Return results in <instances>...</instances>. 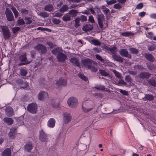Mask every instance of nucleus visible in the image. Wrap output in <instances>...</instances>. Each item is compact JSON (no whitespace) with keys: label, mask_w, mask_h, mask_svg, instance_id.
I'll return each instance as SVG.
<instances>
[{"label":"nucleus","mask_w":156,"mask_h":156,"mask_svg":"<svg viewBox=\"0 0 156 156\" xmlns=\"http://www.w3.org/2000/svg\"><path fill=\"white\" fill-rule=\"evenodd\" d=\"M11 9L13 12L15 18L18 17L19 15V13L16 8L13 7H12L11 8Z\"/></svg>","instance_id":"nucleus-37"},{"label":"nucleus","mask_w":156,"mask_h":156,"mask_svg":"<svg viewBox=\"0 0 156 156\" xmlns=\"http://www.w3.org/2000/svg\"><path fill=\"white\" fill-rule=\"evenodd\" d=\"M71 16L69 13L64 14L62 17V20L64 21H69L71 20Z\"/></svg>","instance_id":"nucleus-25"},{"label":"nucleus","mask_w":156,"mask_h":156,"mask_svg":"<svg viewBox=\"0 0 156 156\" xmlns=\"http://www.w3.org/2000/svg\"><path fill=\"white\" fill-rule=\"evenodd\" d=\"M91 43L93 44L95 46L100 45L101 44V43L100 41L96 39H94L91 40Z\"/></svg>","instance_id":"nucleus-38"},{"label":"nucleus","mask_w":156,"mask_h":156,"mask_svg":"<svg viewBox=\"0 0 156 156\" xmlns=\"http://www.w3.org/2000/svg\"><path fill=\"white\" fill-rule=\"evenodd\" d=\"M95 57L96 58L99 60L100 61L102 62L104 61V59L102 58L101 56L98 55H96Z\"/></svg>","instance_id":"nucleus-59"},{"label":"nucleus","mask_w":156,"mask_h":156,"mask_svg":"<svg viewBox=\"0 0 156 156\" xmlns=\"http://www.w3.org/2000/svg\"><path fill=\"white\" fill-rule=\"evenodd\" d=\"M97 18L98 20V25L100 28H102L103 27V21L105 20L104 16V15L101 12L98 13Z\"/></svg>","instance_id":"nucleus-7"},{"label":"nucleus","mask_w":156,"mask_h":156,"mask_svg":"<svg viewBox=\"0 0 156 156\" xmlns=\"http://www.w3.org/2000/svg\"><path fill=\"white\" fill-rule=\"evenodd\" d=\"M5 13L7 20L10 22H14V18L10 10L8 8H6Z\"/></svg>","instance_id":"nucleus-5"},{"label":"nucleus","mask_w":156,"mask_h":156,"mask_svg":"<svg viewBox=\"0 0 156 156\" xmlns=\"http://www.w3.org/2000/svg\"><path fill=\"white\" fill-rule=\"evenodd\" d=\"M37 105L34 103L29 104L27 107L28 111L33 114L36 113L37 112Z\"/></svg>","instance_id":"nucleus-6"},{"label":"nucleus","mask_w":156,"mask_h":156,"mask_svg":"<svg viewBox=\"0 0 156 156\" xmlns=\"http://www.w3.org/2000/svg\"><path fill=\"white\" fill-rule=\"evenodd\" d=\"M118 84L119 85H124L126 84V83L125 82L124 80L122 79H120L119 80V81L118 83Z\"/></svg>","instance_id":"nucleus-58"},{"label":"nucleus","mask_w":156,"mask_h":156,"mask_svg":"<svg viewBox=\"0 0 156 156\" xmlns=\"http://www.w3.org/2000/svg\"><path fill=\"white\" fill-rule=\"evenodd\" d=\"M68 7L67 5H64L59 9L60 12L63 13L66 11L68 9Z\"/></svg>","instance_id":"nucleus-34"},{"label":"nucleus","mask_w":156,"mask_h":156,"mask_svg":"<svg viewBox=\"0 0 156 156\" xmlns=\"http://www.w3.org/2000/svg\"><path fill=\"white\" fill-rule=\"evenodd\" d=\"M27 73V70L23 69H20V73L22 76H25L26 75Z\"/></svg>","instance_id":"nucleus-39"},{"label":"nucleus","mask_w":156,"mask_h":156,"mask_svg":"<svg viewBox=\"0 0 156 156\" xmlns=\"http://www.w3.org/2000/svg\"><path fill=\"white\" fill-rule=\"evenodd\" d=\"M144 98L146 100L151 101L154 99V97L151 94H145Z\"/></svg>","instance_id":"nucleus-29"},{"label":"nucleus","mask_w":156,"mask_h":156,"mask_svg":"<svg viewBox=\"0 0 156 156\" xmlns=\"http://www.w3.org/2000/svg\"><path fill=\"white\" fill-rule=\"evenodd\" d=\"M54 9V7L51 4L47 5L44 7V10L45 11L49 12H51Z\"/></svg>","instance_id":"nucleus-24"},{"label":"nucleus","mask_w":156,"mask_h":156,"mask_svg":"<svg viewBox=\"0 0 156 156\" xmlns=\"http://www.w3.org/2000/svg\"><path fill=\"white\" fill-rule=\"evenodd\" d=\"M101 8L102 10L103 11L106 16L110 11L109 9L106 8L105 6L104 5L102 6L101 7Z\"/></svg>","instance_id":"nucleus-33"},{"label":"nucleus","mask_w":156,"mask_h":156,"mask_svg":"<svg viewBox=\"0 0 156 156\" xmlns=\"http://www.w3.org/2000/svg\"><path fill=\"white\" fill-rule=\"evenodd\" d=\"M70 61L73 64H75L76 66H79V63L78 60L75 58H72L70 59Z\"/></svg>","instance_id":"nucleus-27"},{"label":"nucleus","mask_w":156,"mask_h":156,"mask_svg":"<svg viewBox=\"0 0 156 156\" xmlns=\"http://www.w3.org/2000/svg\"><path fill=\"white\" fill-rule=\"evenodd\" d=\"M24 147L25 151L28 152H30L33 147L32 144L31 142L27 143Z\"/></svg>","instance_id":"nucleus-17"},{"label":"nucleus","mask_w":156,"mask_h":156,"mask_svg":"<svg viewBox=\"0 0 156 156\" xmlns=\"http://www.w3.org/2000/svg\"><path fill=\"white\" fill-rule=\"evenodd\" d=\"M25 20H26V23L27 24H30L32 22V21L31 20L30 18L27 16H26L25 17Z\"/></svg>","instance_id":"nucleus-46"},{"label":"nucleus","mask_w":156,"mask_h":156,"mask_svg":"<svg viewBox=\"0 0 156 156\" xmlns=\"http://www.w3.org/2000/svg\"><path fill=\"white\" fill-rule=\"evenodd\" d=\"M3 121L7 125H11L13 123L14 121L12 118L5 117L3 119Z\"/></svg>","instance_id":"nucleus-20"},{"label":"nucleus","mask_w":156,"mask_h":156,"mask_svg":"<svg viewBox=\"0 0 156 156\" xmlns=\"http://www.w3.org/2000/svg\"><path fill=\"white\" fill-rule=\"evenodd\" d=\"M89 10L91 12L92 14H93L94 15H96V12L94 10V9L93 8H90Z\"/></svg>","instance_id":"nucleus-64"},{"label":"nucleus","mask_w":156,"mask_h":156,"mask_svg":"<svg viewBox=\"0 0 156 156\" xmlns=\"http://www.w3.org/2000/svg\"><path fill=\"white\" fill-rule=\"evenodd\" d=\"M80 22V19L78 17L76 18L75 20L74 27L77 28L81 24Z\"/></svg>","instance_id":"nucleus-32"},{"label":"nucleus","mask_w":156,"mask_h":156,"mask_svg":"<svg viewBox=\"0 0 156 156\" xmlns=\"http://www.w3.org/2000/svg\"><path fill=\"white\" fill-rule=\"evenodd\" d=\"M20 60L22 62H25L27 59L26 54L21 55L20 58Z\"/></svg>","instance_id":"nucleus-45"},{"label":"nucleus","mask_w":156,"mask_h":156,"mask_svg":"<svg viewBox=\"0 0 156 156\" xmlns=\"http://www.w3.org/2000/svg\"><path fill=\"white\" fill-rule=\"evenodd\" d=\"M61 49L60 48H54L52 51V52L54 54H56L57 53H60Z\"/></svg>","instance_id":"nucleus-48"},{"label":"nucleus","mask_w":156,"mask_h":156,"mask_svg":"<svg viewBox=\"0 0 156 156\" xmlns=\"http://www.w3.org/2000/svg\"><path fill=\"white\" fill-rule=\"evenodd\" d=\"M148 82L152 86L155 87L156 86V81L152 79H150L147 80Z\"/></svg>","instance_id":"nucleus-31"},{"label":"nucleus","mask_w":156,"mask_h":156,"mask_svg":"<svg viewBox=\"0 0 156 156\" xmlns=\"http://www.w3.org/2000/svg\"><path fill=\"white\" fill-rule=\"evenodd\" d=\"M67 103L70 107L74 108L77 106L78 101L75 98L72 97L68 99Z\"/></svg>","instance_id":"nucleus-3"},{"label":"nucleus","mask_w":156,"mask_h":156,"mask_svg":"<svg viewBox=\"0 0 156 156\" xmlns=\"http://www.w3.org/2000/svg\"><path fill=\"white\" fill-rule=\"evenodd\" d=\"M113 7L116 9H119L122 8V6L119 3L116 4L114 5Z\"/></svg>","instance_id":"nucleus-53"},{"label":"nucleus","mask_w":156,"mask_h":156,"mask_svg":"<svg viewBox=\"0 0 156 156\" xmlns=\"http://www.w3.org/2000/svg\"><path fill=\"white\" fill-rule=\"evenodd\" d=\"M132 35V33L129 32H126L122 33L121 34V35L122 36L127 37L131 36Z\"/></svg>","instance_id":"nucleus-52"},{"label":"nucleus","mask_w":156,"mask_h":156,"mask_svg":"<svg viewBox=\"0 0 156 156\" xmlns=\"http://www.w3.org/2000/svg\"><path fill=\"white\" fill-rule=\"evenodd\" d=\"M93 108V106H92L91 108H88L87 107H85L84 106V105H82L83 110L85 112H87L91 110Z\"/></svg>","instance_id":"nucleus-35"},{"label":"nucleus","mask_w":156,"mask_h":156,"mask_svg":"<svg viewBox=\"0 0 156 156\" xmlns=\"http://www.w3.org/2000/svg\"><path fill=\"white\" fill-rule=\"evenodd\" d=\"M37 97L39 100L43 101L47 98L48 94L45 91H41L38 94Z\"/></svg>","instance_id":"nucleus-9"},{"label":"nucleus","mask_w":156,"mask_h":156,"mask_svg":"<svg viewBox=\"0 0 156 156\" xmlns=\"http://www.w3.org/2000/svg\"><path fill=\"white\" fill-rule=\"evenodd\" d=\"M112 58L115 61L118 62H123L124 59L119 55H117L116 54L112 55Z\"/></svg>","instance_id":"nucleus-18"},{"label":"nucleus","mask_w":156,"mask_h":156,"mask_svg":"<svg viewBox=\"0 0 156 156\" xmlns=\"http://www.w3.org/2000/svg\"><path fill=\"white\" fill-rule=\"evenodd\" d=\"M95 88L97 90H104L105 89V86L101 85H99L95 87Z\"/></svg>","instance_id":"nucleus-41"},{"label":"nucleus","mask_w":156,"mask_h":156,"mask_svg":"<svg viewBox=\"0 0 156 156\" xmlns=\"http://www.w3.org/2000/svg\"><path fill=\"white\" fill-rule=\"evenodd\" d=\"M5 114L9 117H11L14 114L12 108L10 107H7L5 109Z\"/></svg>","instance_id":"nucleus-13"},{"label":"nucleus","mask_w":156,"mask_h":156,"mask_svg":"<svg viewBox=\"0 0 156 156\" xmlns=\"http://www.w3.org/2000/svg\"><path fill=\"white\" fill-rule=\"evenodd\" d=\"M107 50L110 51L112 55L116 54L117 51V48L115 47L112 48L107 47Z\"/></svg>","instance_id":"nucleus-30"},{"label":"nucleus","mask_w":156,"mask_h":156,"mask_svg":"<svg viewBox=\"0 0 156 156\" xmlns=\"http://www.w3.org/2000/svg\"><path fill=\"white\" fill-rule=\"evenodd\" d=\"M16 83L20 86V87L24 88L27 86L26 83L24 82L23 80L21 79H18L16 80Z\"/></svg>","instance_id":"nucleus-23"},{"label":"nucleus","mask_w":156,"mask_h":156,"mask_svg":"<svg viewBox=\"0 0 156 156\" xmlns=\"http://www.w3.org/2000/svg\"><path fill=\"white\" fill-rule=\"evenodd\" d=\"M62 15V14L59 12H56L54 15V17H61Z\"/></svg>","instance_id":"nucleus-63"},{"label":"nucleus","mask_w":156,"mask_h":156,"mask_svg":"<svg viewBox=\"0 0 156 156\" xmlns=\"http://www.w3.org/2000/svg\"><path fill=\"white\" fill-rule=\"evenodd\" d=\"M11 151L10 149L7 148L5 149L2 154V156H11Z\"/></svg>","instance_id":"nucleus-19"},{"label":"nucleus","mask_w":156,"mask_h":156,"mask_svg":"<svg viewBox=\"0 0 156 156\" xmlns=\"http://www.w3.org/2000/svg\"><path fill=\"white\" fill-rule=\"evenodd\" d=\"M20 29V28L18 27H14L12 28V30L14 34H16Z\"/></svg>","instance_id":"nucleus-57"},{"label":"nucleus","mask_w":156,"mask_h":156,"mask_svg":"<svg viewBox=\"0 0 156 156\" xmlns=\"http://www.w3.org/2000/svg\"><path fill=\"white\" fill-rule=\"evenodd\" d=\"M68 13L70 14L71 17H73L77 16V14L78 13V12L76 10L72 9L69 11Z\"/></svg>","instance_id":"nucleus-28"},{"label":"nucleus","mask_w":156,"mask_h":156,"mask_svg":"<svg viewBox=\"0 0 156 156\" xmlns=\"http://www.w3.org/2000/svg\"><path fill=\"white\" fill-rule=\"evenodd\" d=\"M93 28V26L92 25L87 24L83 26L82 30L85 31H87L91 30Z\"/></svg>","instance_id":"nucleus-16"},{"label":"nucleus","mask_w":156,"mask_h":156,"mask_svg":"<svg viewBox=\"0 0 156 156\" xmlns=\"http://www.w3.org/2000/svg\"><path fill=\"white\" fill-rule=\"evenodd\" d=\"M131 53L133 54H137L138 52V50L135 48H131L129 49Z\"/></svg>","instance_id":"nucleus-44"},{"label":"nucleus","mask_w":156,"mask_h":156,"mask_svg":"<svg viewBox=\"0 0 156 156\" xmlns=\"http://www.w3.org/2000/svg\"><path fill=\"white\" fill-rule=\"evenodd\" d=\"M67 84V81L66 80L61 78L58 80H57L55 83V84L58 86H65Z\"/></svg>","instance_id":"nucleus-15"},{"label":"nucleus","mask_w":156,"mask_h":156,"mask_svg":"<svg viewBox=\"0 0 156 156\" xmlns=\"http://www.w3.org/2000/svg\"><path fill=\"white\" fill-rule=\"evenodd\" d=\"M56 58L59 61L64 62L67 58V57L66 55L60 52L58 53Z\"/></svg>","instance_id":"nucleus-10"},{"label":"nucleus","mask_w":156,"mask_h":156,"mask_svg":"<svg viewBox=\"0 0 156 156\" xmlns=\"http://www.w3.org/2000/svg\"><path fill=\"white\" fill-rule=\"evenodd\" d=\"M39 140L42 142H47L48 141V135L42 130L40 132Z\"/></svg>","instance_id":"nucleus-8"},{"label":"nucleus","mask_w":156,"mask_h":156,"mask_svg":"<svg viewBox=\"0 0 156 156\" xmlns=\"http://www.w3.org/2000/svg\"><path fill=\"white\" fill-rule=\"evenodd\" d=\"M83 66L93 72H96L98 70L97 63L89 58L82 61Z\"/></svg>","instance_id":"nucleus-1"},{"label":"nucleus","mask_w":156,"mask_h":156,"mask_svg":"<svg viewBox=\"0 0 156 156\" xmlns=\"http://www.w3.org/2000/svg\"><path fill=\"white\" fill-rule=\"evenodd\" d=\"M81 22L86 21L87 20V18L86 16L82 15L81 16L78 17Z\"/></svg>","instance_id":"nucleus-50"},{"label":"nucleus","mask_w":156,"mask_h":156,"mask_svg":"<svg viewBox=\"0 0 156 156\" xmlns=\"http://www.w3.org/2000/svg\"><path fill=\"white\" fill-rule=\"evenodd\" d=\"M63 120L65 123L67 124L71 121L72 116L70 114L65 113L63 114Z\"/></svg>","instance_id":"nucleus-14"},{"label":"nucleus","mask_w":156,"mask_h":156,"mask_svg":"<svg viewBox=\"0 0 156 156\" xmlns=\"http://www.w3.org/2000/svg\"><path fill=\"white\" fill-rule=\"evenodd\" d=\"M119 54L122 56L131 58V55L128 53L127 49H122L120 50L119 51Z\"/></svg>","instance_id":"nucleus-11"},{"label":"nucleus","mask_w":156,"mask_h":156,"mask_svg":"<svg viewBox=\"0 0 156 156\" xmlns=\"http://www.w3.org/2000/svg\"><path fill=\"white\" fill-rule=\"evenodd\" d=\"M17 25H22L25 24V22L24 20L21 18V17L19 18V19L17 20Z\"/></svg>","instance_id":"nucleus-43"},{"label":"nucleus","mask_w":156,"mask_h":156,"mask_svg":"<svg viewBox=\"0 0 156 156\" xmlns=\"http://www.w3.org/2000/svg\"><path fill=\"white\" fill-rule=\"evenodd\" d=\"M112 71L114 73L115 76L116 77L118 78H121V75L119 72H118L115 70H113Z\"/></svg>","instance_id":"nucleus-47"},{"label":"nucleus","mask_w":156,"mask_h":156,"mask_svg":"<svg viewBox=\"0 0 156 156\" xmlns=\"http://www.w3.org/2000/svg\"><path fill=\"white\" fill-rule=\"evenodd\" d=\"M151 75V74L147 72H140L138 74V76L141 79H147L150 77Z\"/></svg>","instance_id":"nucleus-12"},{"label":"nucleus","mask_w":156,"mask_h":156,"mask_svg":"<svg viewBox=\"0 0 156 156\" xmlns=\"http://www.w3.org/2000/svg\"><path fill=\"white\" fill-rule=\"evenodd\" d=\"M125 79L126 81L128 82H131V78L130 76H126L125 78Z\"/></svg>","instance_id":"nucleus-56"},{"label":"nucleus","mask_w":156,"mask_h":156,"mask_svg":"<svg viewBox=\"0 0 156 156\" xmlns=\"http://www.w3.org/2000/svg\"><path fill=\"white\" fill-rule=\"evenodd\" d=\"M99 73L102 76H107L109 75L108 73L105 70L102 69H99Z\"/></svg>","instance_id":"nucleus-40"},{"label":"nucleus","mask_w":156,"mask_h":156,"mask_svg":"<svg viewBox=\"0 0 156 156\" xmlns=\"http://www.w3.org/2000/svg\"><path fill=\"white\" fill-rule=\"evenodd\" d=\"M16 129L14 128L11 129L9 133V136L11 138L13 139L16 135Z\"/></svg>","instance_id":"nucleus-21"},{"label":"nucleus","mask_w":156,"mask_h":156,"mask_svg":"<svg viewBox=\"0 0 156 156\" xmlns=\"http://www.w3.org/2000/svg\"><path fill=\"white\" fill-rule=\"evenodd\" d=\"M4 37L5 39H9L11 37V34L8 27L6 26H1Z\"/></svg>","instance_id":"nucleus-4"},{"label":"nucleus","mask_w":156,"mask_h":156,"mask_svg":"<svg viewBox=\"0 0 156 156\" xmlns=\"http://www.w3.org/2000/svg\"><path fill=\"white\" fill-rule=\"evenodd\" d=\"M148 49L149 51H152L156 49V44H153L147 46Z\"/></svg>","instance_id":"nucleus-42"},{"label":"nucleus","mask_w":156,"mask_h":156,"mask_svg":"<svg viewBox=\"0 0 156 156\" xmlns=\"http://www.w3.org/2000/svg\"><path fill=\"white\" fill-rule=\"evenodd\" d=\"M78 76L80 78L85 81H87V78L83 74L79 73L78 74Z\"/></svg>","instance_id":"nucleus-51"},{"label":"nucleus","mask_w":156,"mask_h":156,"mask_svg":"<svg viewBox=\"0 0 156 156\" xmlns=\"http://www.w3.org/2000/svg\"><path fill=\"white\" fill-rule=\"evenodd\" d=\"M38 15L44 18H46L48 16L49 14L45 12H41L38 14Z\"/></svg>","instance_id":"nucleus-36"},{"label":"nucleus","mask_w":156,"mask_h":156,"mask_svg":"<svg viewBox=\"0 0 156 156\" xmlns=\"http://www.w3.org/2000/svg\"><path fill=\"white\" fill-rule=\"evenodd\" d=\"M93 50L99 53L101 51V50L100 48H93Z\"/></svg>","instance_id":"nucleus-62"},{"label":"nucleus","mask_w":156,"mask_h":156,"mask_svg":"<svg viewBox=\"0 0 156 156\" xmlns=\"http://www.w3.org/2000/svg\"><path fill=\"white\" fill-rule=\"evenodd\" d=\"M52 21L55 24H58L61 22L60 20L55 18L52 19Z\"/></svg>","instance_id":"nucleus-55"},{"label":"nucleus","mask_w":156,"mask_h":156,"mask_svg":"<svg viewBox=\"0 0 156 156\" xmlns=\"http://www.w3.org/2000/svg\"><path fill=\"white\" fill-rule=\"evenodd\" d=\"M34 48L41 53L44 54L46 53L47 51L46 47L43 44H38L34 47Z\"/></svg>","instance_id":"nucleus-2"},{"label":"nucleus","mask_w":156,"mask_h":156,"mask_svg":"<svg viewBox=\"0 0 156 156\" xmlns=\"http://www.w3.org/2000/svg\"><path fill=\"white\" fill-rule=\"evenodd\" d=\"M119 91L120 93L124 95H128V92L125 90H122V89H119Z\"/></svg>","instance_id":"nucleus-61"},{"label":"nucleus","mask_w":156,"mask_h":156,"mask_svg":"<svg viewBox=\"0 0 156 156\" xmlns=\"http://www.w3.org/2000/svg\"><path fill=\"white\" fill-rule=\"evenodd\" d=\"M145 56L147 60L151 62H153L154 60V58L152 55L149 54H147L145 55Z\"/></svg>","instance_id":"nucleus-26"},{"label":"nucleus","mask_w":156,"mask_h":156,"mask_svg":"<svg viewBox=\"0 0 156 156\" xmlns=\"http://www.w3.org/2000/svg\"><path fill=\"white\" fill-rule=\"evenodd\" d=\"M55 119L53 118H51L48 122V126L50 127L53 128L55 126Z\"/></svg>","instance_id":"nucleus-22"},{"label":"nucleus","mask_w":156,"mask_h":156,"mask_svg":"<svg viewBox=\"0 0 156 156\" xmlns=\"http://www.w3.org/2000/svg\"><path fill=\"white\" fill-rule=\"evenodd\" d=\"M117 2V0H111L106 1L107 4L108 5H111L116 3Z\"/></svg>","instance_id":"nucleus-49"},{"label":"nucleus","mask_w":156,"mask_h":156,"mask_svg":"<svg viewBox=\"0 0 156 156\" xmlns=\"http://www.w3.org/2000/svg\"><path fill=\"white\" fill-rule=\"evenodd\" d=\"M22 14L26 15L28 13L29 11L25 9H22L20 10Z\"/></svg>","instance_id":"nucleus-54"},{"label":"nucleus","mask_w":156,"mask_h":156,"mask_svg":"<svg viewBox=\"0 0 156 156\" xmlns=\"http://www.w3.org/2000/svg\"><path fill=\"white\" fill-rule=\"evenodd\" d=\"M88 20L89 21L92 23H94L95 22L94 17L92 16H89Z\"/></svg>","instance_id":"nucleus-60"}]
</instances>
